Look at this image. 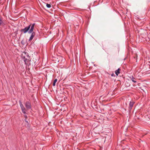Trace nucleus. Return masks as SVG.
<instances>
[{"label": "nucleus", "mask_w": 150, "mask_h": 150, "mask_svg": "<svg viewBox=\"0 0 150 150\" xmlns=\"http://www.w3.org/2000/svg\"><path fill=\"white\" fill-rule=\"evenodd\" d=\"M113 74H112V75L111 76H113Z\"/></svg>", "instance_id": "f8f14e48"}, {"label": "nucleus", "mask_w": 150, "mask_h": 150, "mask_svg": "<svg viewBox=\"0 0 150 150\" xmlns=\"http://www.w3.org/2000/svg\"><path fill=\"white\" fill-rule=\"evenodd\" d=\"M19 103H20V106L21 109L22 108H25L24 106H23V105L22 103L21 100H19Z\"/></svg>", "instance_id": "0eeeda50"}, {"label": "nucleus", "mask_w": 150, "mask_h": 150, "mask_svg": "<svg viewBox=\"0 0 150 150\" xmlns=\"http://www.w3.org/2000/svg\"><path fill=\"white\" fill-rule=\"evenodd\" d=\"M23 54H24L25 55H24L23 54L21 56V58L24 60L25 64H27V62L30 61V60H29L30 57L28 54V53L26 52H23Z\"/></svg>", "instance_id": "f03ea898"}, {"label": "nucleus", "mask_w": 150, "mask_h": 150, "mask_svg": "<svg viewBox=\"0 0 150 150\" xmlns=\"http://www.w3.org/2000/svg\"><path fill=\"white\" fill-rule=\"evenodd\" d=\"M134 102L133 101H130L129 103V109L130 110H131L132 107H133Z\"/></svg>", "instance_id": "20e7f679"}, {"label": "nucleus", "mask_w": 150, "mask_h": 150, "mask_svg": "<svg viewBox=\"0 0 150 150\" xmlns=\"http://www.w3.org/2000/svg\"><path fill=\"white\" fill-rule=\"evenodd\" d=\"M115 73L117 76H118L120 73V68H118L115 71Z\"/></svg>", "instance_id": "423d86ee"}, {"label": "nucleus", "mask_w": 150, "mask_h": 150, "mask_svg": "<svg viewBox=\"0 0 150 150\" xmlns=\"http://www.w3.org/2000/svg\"><path fill=\"white\" fill-rule=\"evenodd\" d=\"M4 24L3 21H2L1 18H0V25H3Z\"/></svg>", "instance_id": "9b49d317"}, {"label": "nucleus", "mask_w": 150, "mask_h": 150, "mask_svg": "<svg viewBox=\"0 0 150 150\" xmlns=\"http://www.w3.org/2000/svg\"><path fill=\"white\" fill-rule=\"evenodd\" d=\"M21 110L22 111V112L24 114H25L26 113V110L25 108L21 109Z\"/></svg>", "instance_id": "1a4fd4ad"}, {"label": "nucleus", "mask_w": 150, "mask_h": 150, "mask_svg": "<svg viewBox=\"0 0 150 150\" xmlns=\"http://www.w3.org/2000/svg\"><path fill=\"white\" fill-rule=\"evenodd\" d=\"M57 79H56L54 80L53 84V86H54L55 85L56 83L57 82Z\"/></svg>", "instance_id": "6e6552de"}, {"label": "nucleus", "mask_w": 150, "mask_h": 150, "mask_svg": "<svg viewBox=\"0 0 150 150\" xmlns=\"http://www.w3.org/2000/svg\"><path fill=\"white\" fill-rule=\"evenodd\" d=\"M129 78L130 80L134 83H136V82L137 81L136 80V79L134 78L133 76H131L129 77Z\"/></svg>", "instance_id": "39448f33"}, {"label": "nucleus", "mask_w": 150, "mask_h": 150, "mask_svg": "<svg viewBox=\"0 0 150 150\" xmlns=\"http://www.w3.org/2000/svg\"><path fill=\"white\" fill-rule=\"evenodd\" d=\"M46 6L48 8H50L51 7V5L48 4H46Z\"/></svg>", "instance_id": "9d476101"}, {"label": "nucleus", "mask_w": 150, "mask_h": 150, "mask_svg": "<svg viewBox=\"0 0 150 150\" xmlns=\"http://www.w3.org/2000/svg\"><path fill=\"white\" fill-rule=\"evenodd\" d=\"M25 105L26 108L28 110L31 108V103L29 101H27L26 102Z\"/></svg>", "instance_id": "7ed1b4c3"}, {"label": "nucleus", "mask_w": 150, "mask_h": 150, "mask_svg": "<svg viewBox=\"0 0 150 150\" xmlns=\"http://www.w3.org/2000/svg\"><path fill=\"white\" fill-rule=\"evenodd\" d=\"M35 23H30L28 26L25 27L24 28L20 30L21 34H25L28 33V34H30V36L28 41L32 40L35 35V32L34 31V26Z\"/></svg>", "instance_id": "f257e3e1"}, {"label": "nucleus", "mask_w": 150, "mask_h": 150, "mask_svg": "<svg viewBox=\"0 0 150 150\" xmlns=\"http://www.w3.org/2000/svg\"><path fill=\"white\" fill-rule=\"evenodd\" d=\"M26 122H28V121H26Z\"/></svg>", "instance_id": "ddd939ff"}]
</instances>
